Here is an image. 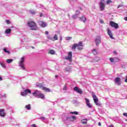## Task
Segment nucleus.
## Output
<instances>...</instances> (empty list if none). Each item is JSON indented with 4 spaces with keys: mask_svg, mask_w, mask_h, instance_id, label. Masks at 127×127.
<instances>
[{
    "mask_svg": "<svg viewBox=\"0 0 127 127\" xmlns=\"http://www.w3.org/2000/svg\"><path fill=\"white\" fill-rule=\"evenodd\" d=\"M27 24L30 27V30H38V27L35 22L29 21L27 22Z\"/></svg>",
    "mask_w": 127,
    "mask_h": 127,
    "instance_id": "1",
    "label": "nucleus"
},
{
    "mask_svg": "<svg viewBox=\"0 0 127 127\" xmlns=\"http://www.w3.org/2000/svg\"><path fill=\"white\" fill-rule=\"evenodd\" d=\"M83 42H79L78 44H74L71 47V49L75 50L77 48L78 50H83Z\"/></svg>",
    "mask_w": 127,
    "mask_h": 127,
    "instance_id": "2",
    "label": "nucleus"
},
{
    "mask_svg": "<svg viewBox=\"0 0 127 127\" xmlns=\"http://www.w3.org/2000/svg\"><path fill=\"white\" fill-rule=\"evenodd\" d=\"M92 97L95 105L98 107H100L101 103L99 102V99H98V97L95 94H94V93H92Z\"/></svg>",
    "mask_w": 127,
    "mask_h": 127,
    "instance_id": "3",
    "label": "nucleus"
},
{
    "mask_svg": "<svg viewBox=\"0 0 127 127\" xmlns=\"http://www.w3.org/2000/svg\"><path fill=\"white\" fill-rule=\"evenodd\" d=\"M25 59V58L24 57H23L21 59V61L20 62V66L21 67L22 69L24 70L25 69V67L24 66V64H23L24 63V60Z\"/></svg>",
    "mask_w": 127,
    "mask_h": 127,
    "instance_id": "4",
    "label": "nucleus"
},
{
    "mask_svg": "<svg viewBox=\"0 0 127 127\" xmlns=\"http://www.w3.org/2000/svg\"><path fill=\"white\" fill-rule=\"evenodd\" d=\"M31 94V90L29 89H25L23 92H21V96L25 97L27 94Z\"/></svg>",
    "mask_w": 127,
    "mask_h": 127,
    "instance_id": "5",
    "label": "nucleus"
},
{
    "mask_svg": "<svg viewBox=\"0 0 127 127\" xmlns=\"http://www.w3.org/2000/svg\"><path fill=\"white\" fill-rule=\"evenodd\" d=\"M110 24L112 27H114L116 29H117V28H119V25L118 23L114 22L113 21H111L110 22Z\"/></svg>",
    "mask_w": 127,
    "mask_h": 127,
    "instance_id": "6",
    "label": "nucleus"
},
{
    "mask_svg": "<svg viewBox=\"0 0 127 127\" xmlns=\"http://www.w3.org/2000/svg\"><path fill=\"white\" fill-rule=\"evenodd\" d=\"M65 60H68L70 62H72V52H69L68 56L65 58Z\"/></svg>",
    "mask_w": 127,
    "mask_h": 127,
    "instance_id": "7",
    "label": "nucleus"
},
{
    "mask_svg": "<svg viewBox=\"0 0 127 127\" xmlns=\"http://www.w3.org/2000/svg\"><path fill=\"white\" fill-rule=\"evenodd\" d=\"M100 10L101 11H103V10H105V7L106 6V5H105V3H104L102 1H101L100 3Z\"/></svg>",
    "mask_w": 127,
    "mask_h": 127,
    "instance_id": "8",
    "label": "nucleus"
},
{
    "mask_svg": "<svg viewBox=\"0 0 127 127\" xmlns=\"http://www.w3.org/2000/svg\"><path fill=\"white\" fill-rule=\"evenodd\" d=\"M96 45H99L101 43V37L100 36H97L95 40Z\"/></svg>",
    "mask_w": 127,
    "mask_h": 127,
    "instance_id": "9",
    "label": "nucleus"
},
{
    "mask_svg": "<svg viewBox=\"0 0 127 127\" xmlns=\"http://www.w3.org/2000/svg\"><path fill=\"white\" fill-rule=\"evenodd\" d=\"M73 90L78 94H83V91L77 86L74 87Z\"/></svg>",
    "mask_w": 127,
    "mask_h": 127,
    "instance_id": "10",
    "label": "nucleus"
},
{
    "mask_svg": "<svg viewBox=\"0 0 127 127\" xmlns=\"http://www.w3.org/2000/svg\"><path fill=\"white\" fill-rule=\"evenodd\" d=\"M85 100L86 101V104L87 107L91 109V108H92V105H91V103H90V100H89V99L88 98H85Z\"/></svg>",
    "mask_w": 127,
    "mask_h": 127,
    "instance_id": "11",
    "label": "nucleus"
},
{
    "mask_svg": "<svg viewBox=\"0 0 127 127\" xmlns=\"http://www.w3.org/2000/svg\"><path fill=\"white\" fill-rule=\"evenodd\" d=\"M0 116L2 117H5V112H4V109L0 110Z\"/></svg>",
    "mask_w": 127,
    "mask_h": 127,
    "instance_id": "12",
    "label": "nucleus"
},
{
    "mask_svg": "<svg viewBox=\"0 0 127 127\" xmlns=\"http://www.w3.org/2000/svg\"><path fill=\"white\" fill-rule=\"evenodd\" d=\"M107 31H108V35H109L110 38L111 39H115V38L113 37V34L112 33V31L110 30V29H108Z\"/></svg>",
    "mask_w": 127,
    "mask_h": 127,
    "instance_id": "13",
    "label": "nucleus"
},
{
    "mask_svg": "<svg viewBox=\"0 0 127 127\" xmlns=\"http://www.w3.org/2000/svg\"><path fill=\"white\" fill-rule=\"evenodd\" d=\"M114 82L117 83L118 85H121V78H120V77H116Z\"/></svg>",
    "mask_w": 127,
    "mask_h": 127,
    "instance_id": "14",
    "label": "nucleus"
},
{
    "mask_svg": "<svg viewBox=\"0 0 127 127\" xmlns=\"http://www.w3.org/2000/svg\"><path fill=\"white\" fill-rule=\"evenodd\" d=\"M40 94V91L38 90H36L33 93V95L35 96V97H39V94Z\"/></svg>",
    "mask_w": 127,
    "mask_h": 127,
    "instance_id": "15",
    "label": "nucleus"
},
{
    "mask_svg": "<svg viewBox=\"0 0 127 127\" xmlns=\"http://www.w3.org/2000/svg\"><path fill=\"white\" fill-rule=\"evenodd\" d=\"M39 25H40V26H41L42 27H45L46 26V23H45V22L42 21H40L39 22Z\"/></svg>",
    "mask_w": 127,
    "mask_h": 127,
    "instance_id": "16",
    "label": "nucleus"
},
{
    "mask_svg": "<svg viewBox=\"0 0 127 127\" xmlns=\"http://www.w3.org/2000/svg\"><path fill=\"white\" fill-rule=\"evenodd\" d=\"M42 90L43 91H45V92H51L50 89L49 88L45 87H42Z\"/></svg>",
    "mask_w": 127,
    "mask_h": 127,
    "instance_id": "17",
    "label": "nucleus"
},
{
    "mask_svg": "<svg viewBox=\"0 0 127 127\" xmlns=\"http://www.w3.org/2000/svg\"><path fill=\"white\" fill-rule=\"evenodd\" d=\"M76 12H77V14H73L72 16L73 18H74V19L77 18V17H78V15L80 14V12L79 11L76 10Z\"/></svg>",
    "mask_w": 127,
    "mask_h": 127,
    "instance_id": "18",
    "label": "nucleus"
},
{
    "mask_svg": "<svg viewBox=\"0 0 127 127\" xmlns=\"http://www.w3.org/2000/svg\"><path fill=\"white\" fill-rule=\"evenodd\" d=\"M45 97V96L44 95V94L40 92V94H39V96H38V98H40V99H44Z\"/></svg>",
    "mask_w": 127,
    "mask_h": 127,
    "instance_id": "19",
    "label": "nucleus"
},
{
    "mask_svg": "<svg viewBox=\"0 0 127 127\" xmlns=\"http://www.w3.org/2000/svg\"><path fill=\"white\" fill-rule=\"evenodd\" d=\"M79 20L83 21V22H86V18L84 16L79 17Z\"/></svg>",
    "mask_w": 127,
    "mask_h": 127,
    "instance_id": "20",
    "label": "nucleus"
},
{
    "mask_svg": "<svg viewBox=\"0 0 127 127\" xmlns=\"http://www.w3.org/2000/svg\"><path fill=\"white\" fill-rule=\"evenodd\" d=\"M12 61H13V60H12L11 59H7L6 61V62L8 64H9L11 63V62H12Z\"/></svg>",
    "mask_w": 127,
    "mask_h": 127,
    "instance_id": "21",
    "label": "nucleus"
},
{
    "mask_svg": "<svg viewBox=\"0 0 127 127\" xmlns=\"http://www.w3.org/2000/svg\"><path fill=\"white\" fill-rule=\"evenodd\" d=\"M0 65H1L2 68H6V66H5V64L3 62H0Z\"/></svg>",
    "mask_w": 127,
    "mask_h": 127,
    "instance_id": "22",
    "label": "nucleus"
},
{
    "mask_svg": "<svg viewBox=\"0 0 127 127\" xmlns=\"http://www.w3.org/2000/svg\"><path fill=\"white\" fill-rule=\"evenodd\" d=\"M11 32V29L8 28V29H7L5 31V33H7V34H8V33H10Z\"/></svg>",
    "mask_w": 127,
    "mask_h": 127,
    "instance_id": "23",
    "label": "nucleus"
},
{
    "mask_svg": "<svg viewBox=\"0 0 127 127\" xmlns=\"http://www.w3.org/2000/svg\"><path fill=\"white\" fill-rule=\"evenodd\" d=\"M49 53L50 54H51L52 55H54V54H55V51L54 50H51L49 52Z\"/></svg>",
    "mask_w": 127,
    "mask_h": 127,
    "instance_id": "24",
    "label": "nucleus"
},
{
    "mask_svg": "<svg viewBox=\"0 0 127 127\" xmlns=\"http://www.w3.org/2000/svg\"><path fill=\"white\" fill-rule=\"evenodd\" d=\"M25 108H26V109H27V110H30V109H31V107L30 106V104H28L27 105H26L25 106Z\"/></svg>",
    "mask_w": 127,
    "mask_h": 127,
    "instance_id": "25",
    "label": "nucleus"
},
{
    "mask_svg": "<svg viewBox=\"0 0 127 127\" xmlns=\"http://www.w3.org/2000/svg\"><path fill=\"white\" fill-rule=\"evenodd\" d=\"M4 52H5V53H7L8 54H10V52L7 51V49L6 48H4L3 49Z\"/></svg>",
    "mask_w": 127,
    "mask_h": 127,
    "instance_id": "26",
    "label": "nucleus"
},
{
    "mask_svg": "<svg viewBox=\"0 0 127 127\" xmlns=\"http://www.w3.org/2000/svg\"><path fill=\"white\" fill-rule=\"evenodd\" d=\"M93 54L94 55H97V54H98V52H97V50L94 49H93Z\"/></svg>",
    "mask_w": 127,
    "mask_h": 127,
    "instance_id": "27",
    "label": "nucleus"
},
{
    "mask_svg": "<svg viewBox=\"0 0 127 127\" xmlns=\"http://www.w3.org/2000/svg\"><path fill=\"white\" fill-rule=\"evenodd\" d=\"M81 123L82 124H83L86 125V124H87V120L83 119L82 120H81Z\"/></svg>",
    "mask_w": 127,
    "mask_h": 127,
    "instance_id": "28",
    "label": "nucleus"
},
{
    "mask_svg": "<svg viewBox=\"0 0 127 127\" xmlns=\"http://www.w3.org/2000/svg\"><path fill=\"white\" fill-rule=\"evenodd\" d=\"M53 38L55 39V40H58V36H57V34H55Z\"/></svg>",
    "mask_w": 127,
    "mask_h": 127,
    "instance_id": "29",
    "label": "nucleus"
},
{
    "mask_svg": "<svg viewBox=\"0 0 127 127\" xmlns=\"http://www.w3.org/2000/svg\"><path fill=\"white\" fill-rule=\"evenodd\" d=\"M70 114H72V115H78L79 113L78 112H71Z\"/></svg>",
    "mask_w": 127,
    "mask_h": 127,
    "instance_id": "30",
    "label": "nucleus"
},
{
    "mask_svg": "<svg viewBox=\"0 0 127 127\" xmlns=\"http://www.w3.org/2000/svg\"><path fill=\"white\" fill-rule=\"evenodd\" d=\"M113 2V1L111 0H108L106 2L107 4H110V3H112Z\"/></svg>",
    "mask_w": 127,
    "mask_h": 127,
    "instance_id": "31",
    "label": "nucleus"
},
{
    "mask_svg": "<svg viewBox=\"0 0 127 127\" xmlns=\"http://www.w3.org/2000/svg\"><path fill=\"white\" fill-rule=\"evenodd\" d=\"M109 60H110V62H112V63L115 62V59H113L112 58H110L109 59Z\"/></svg>",
    "mask_w": 127,
    "mask_h": 127,
    "instance_id": "32",
    "label": "nucleus"
},
{
    "mask_svg": "<svg viewBox=\"0 0 127 127\" xmlns=\"http://www.w3.org/2000/svg\"><path fill=\"white\" fill-rule=\"evenodd\" d=\"M94 61H95L96 62L100 61V58H95L94 59Z\"/></svg>",
    "mask_w": 127,
    "mask_h": 127,
    "instance_id": "33",
    "label": "nucleus"
},
{
    "mask_svg": "<svg viewBox=\"0 0 127 127\" xmlns=\"http://www.w3.org/2000/svg\"><path fill=\"white\" fill-rule=\"evenodd\" d=\"M115 62H119L120 61V59L118 58L114 59Z\"/></svg>",
    "mask_w": 127,
    "mask_h": 127,
    "instance_id": "34",
    "label": "nucleus"
},
{
    "mask_svg": "<svg viewBox=\"0 0 127 127\" xmlns=\"http://www.w3.org/2000/svg\"><path fill=\"white\" fill-rule=\"evenodd\" d=\"M65 39L66 40H70V39H72V37H67Z\"/></svg>",
    "mask_w": 127,
    "mask_h": 127,
    "instance_id": "35",
    "label": "nucleus"
},
{
    "mask_svg": "<svg viewBox=\"0 0 127 127\" xmlns=\"http://www.w3.org/2000/svg\"><path fill=\"white\" fill-rule=\"evenodd\" d=\"M71 119L73 121H76V120H77V119L76 118V116H72L71 117Z\"/></svg>",
    "mask_w": 127,
    "mask_h": 127,
    "instance_id": "36",
    "label": "nucleus"
},
{
    "mask_svg": "<svg viewBox=\"0 0 127 127\" xmlns=\"http://www.w3.org/2000/svg\"><path fill=\"white\" fill-rule=\"evenodd\" d=\"M5 22H6L7 24H10V21H9V20H5Z\"/></svg>",
    "mask_w": 127,
    "mask_h": 127,
    "instance_id": "37",
    "label": "nucleus"
},
{
    "mask_svg": "<svg viewBox=\"0 0 127 127\" xmlns=\"http://www.w3.org/2000/svg\"><path fill=\"white\" fill-rule=\"evenodd\" d=\"M30 13H32V14H35L36 12L34 10L30 11Z\"/></svg>",
    "mask_w": 127,
    "mask_h": 127,
    "instance_id": "38",
    "label": "nucleus"
},
{
    "mask_svg": "<svg viewBox=\"0 0 127 127\" xmlns=\"http://www.w3.org/2000/svg\"><path fill=\"white\" fill-rule=\"evenodd\" d=\"M67 89V86L66 85H64V88H63V90H66Z\"/></svg>",
    "mask_w": 127,
    "mask_h": 127,
    "instance_id": "39",
    "label": "nucleus"
},
{
    "mask_svg": "<svg viewBox=\"0 0 127 127\" xmlns=\"http://www.w3.org/2000/svg\"><path fill=\"white\" fill-rule=\"evenodd\" d=\"M49 34V32L48 31H46L45 32V34H46V35H48Z\"/></svg>",
    "mask_w": 127,
    "mask_h": 127,
    "instance_id": "40",
    "label": "nucleus"
},
{
    "mask_svg": "<svg viewBox=\"0 0 127 127\" xmlns=\"http://www.w3.org/2000/svg\"><path fill=\"white\" fill-rule=\"evenodd\" d=\"M42 16H43V13H41L40 14V17H42Z\"/></svg>",
    "mask_w": 127,
    "mask_h": 127,
    "instance_id": "41",
    "label": "nucleus"
},
{
    "mask_svg": "<svg viewBox=\"0 0 127 127\" xmlns=\"http://www.w3.org/2000/svg\"><path fill=\"white\" fill-rule=\"evenodd\" d=\"M48 38H49V39H50V40H53V38H50V37L48 36Z\"/></svg>",
    "mask_w": 127,
    "mask_h": 127,
    "instance_id": "42",
    "label": "nucleus"
},
{
    "mask_svg": "<svg viewBox=\"0 0 127 127\" xmlns=\"http://www.w3.org/2000/svg\"><path fill=\"white\" fill-rule=\"evenodd\" d=\"M113 53H114V54H115L116 55H117V54H118V53H117V51H114L113 52Z\"/></svg>",
    "mask_w": 127,
    "mask_h": 127,
    "instance_id": "43",
    "label": "nucleus"
},
{
    "mask_svg": "<svg viewBox=\"0 0 127 127\" xmlns=\"http://www.w3.org/2000/svg\"><path fill=\"white\" fill-rule=\"evenodd\" d=\"M32 127H37L36 126V125H35V124H33V125H32Z\"/></svg>",
    "mask_w": 127,
    "mask_h": 127,
    "instance_id": "44",
    "label": "nucleus"
},
{
    "mask_svg": "<svg viewBox=\"0 0 127 127\" xmlns=\"http://www.w3.org/2000/svg\"><path fill=\"white\" fill-rule=\"evenodd\" d=\"M123 115L125 116V117H127V113H124Z\"/></svg>",
    "mask_w": 127,
    "mask_h": 127,
    "instance_id": "45",
    "label": "nucleus"
},
{
    "mask_svg": "<svg viewBox=\"0 0 127 127\" xmlns=\"http://www.w3.org/2000/svg\"><path fill=\"white\" fill-rule=\"evenodd\" d=\"M123 6V5H119L118 7V8H120V7H122Z\"/></svg>",
    "mask_w": 127,
    "mask_h": 127,
    "instance_id": "46",
    "label": "nucleus"
},
{
    "mask_svg": "<svg viewBox=\"0 0 127 127\" xmlns=\"http://www.w3.org/2000/svg\"><path fill=\"white\" fill-rule=\"evenodd\" d=\"M100 23H104V20H100Z\"/></svg>",
    "mask_w": 127,
    "mask_h": 127,
    "instance_id": "47",
    "label": "nucleus"
},
{
    "mask_svg": "<svg viewBox=\"0 0 127 127\" xmlns=\"http://www.w3.org/2000/svg\"><path fill=\"white\" fill-rule=\"evenodd\" d=\"M62 39H63L62 36H61V37H60V40L61 41H62Z\"/></svg>",
    "mask_w": 127,
    "mask_h": 127,
    "instance_id": "48",
    "label": "nucleus"
},
{
    "mask_svg": "<svg viewBox=\"0 0 127 127\" xmlns=\"http://www.w3.org/2000/svg\"><path fill=\"white\" fill-rule=\"evenodd\" d=\"M125 82L127 83V76H126V79L125 80Z\"/></svg>",
    "mask_w": 127,
    "mask_h": 127,
    "instance_id": "49",
    "label": "nucleus"
},
{
    "mask_svg": "<svg viewBox=\"0 0 127 127\" xmlns=\"http://www.w3.org/2000/svg\"><path fill=\"white\" fill-rule=\"evenodd\" d=\"M98 126H99V127H101V122H99V123H98Z\"/></svg>",
    "mask_w": 127,
    "mask_h": 127,
    "instance_id": "50",
    "label": "nucleus"
},
{
    "mask_svg": "<svg viewBox=\"0 0 127 127\" xmlns=\"http://www.w3.org/2000/svg\"><path fill=\"white\" fill-rule=\"evenodd\" d=\"M109 127H114V125H111L109 126Z\"/></svg>",
    "mask_w": 127,
    "mask_h": 127,
    "instance_id": "51",
    "label": "nucleus"
},
{
    "mask_svg": "<svg viewBox=\"0 0 127 127\" xmlns=\"http://www.w3.org/2000/svg\"><path fill=\"white\" fill-rule=\"evenodd\" d=\"M124 19H125V20L127 21V17H126L124 18Z\"/></svg>",
    "mask_w": 127,
    "mask_h": 127,
    "instance_id": "52",
    "label": "nucleus"
},
{
    "mask_svg": "<svg viewBox=\"0 0 127 127\" xmlns=\"http://www.w3.org/2000/svg\"><path fill=\"white\" fill-rule=\"evenodd\" d=\"M31 48L32 49H34V47H33V46H31Z\"/></svg>",
    "mask_w": 127,
    "mask_h": 127,
    "instance_id": "53",
    "label": "nucleus"
},
{
    "mask_svg": "<svg viewBox=\"0 0 127 127\" xmlns=\"http://www.w3.org/2000/svg\"><path fill=\"white\" fill-rule=\"evenodd\" d=\"M79 9H80V10H82V7H79Z\"/></svg>",
    "mask_w": 127,
    "mask_h": 127,
    "instance_id": "54",
    "label": "nucleus"
},
{
    "mask_svg": "<svg viewBox=\"0 0 127 127\" xmlns=\"http://www.w3.org/2000/svg\"><path fill=\"white\" fill-rule=\"evenodd\" d=\"M55 78H58V75H55Z\"/></svg>",
    "mask_w": 127,
    "mask_h": 127,
    "instance_id": "55",
    "label": "nucleus"
},
{
    "mask_svg": "<svg viewBox=\"0 0 127 127\" xmlns=\"http://www.w3.org/2000/svg\"><path fill=\"white\" fill-rule=\"evenodd\" d=\"M0 81H1V80H2V78L0 77Z\"/></svg>",
    "mask_w": 127,
    "mask_h": 127,
    "instance_id": "56",
    "label": "nucleus"
}]
</instances>
